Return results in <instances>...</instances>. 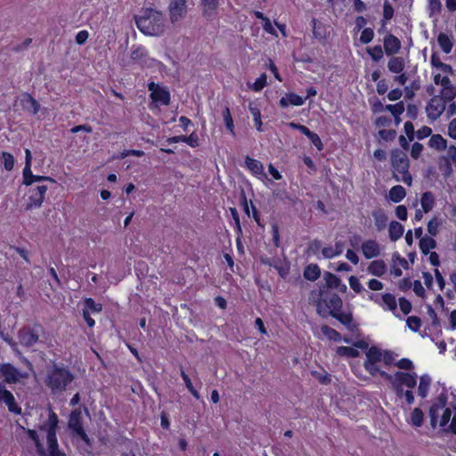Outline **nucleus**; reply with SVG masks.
<instances>
[{"mask_svg": "<svg viewBox=\"0 0 456 456\" xmlns=\"http://www.w3.org/2000/svg\"><path fill=\"white\" fill-rule=\"evenodd\" d=\"M68 425L69 428L71 429L77 436L83 440L86 444H90V439L82 425L81 412L79 411L75 410L70 413Z\"/></svg>", "mask_w": 456, "mask_h": 456, "instance_id": "10", "label": "nucleus"}, {"mask_svg": "<svg viewBox=\"0 0 456 456\" xmlns=\"http://www.w3.org/2000/svg\"><path fill=\"white\" fill-rule=\"evenodd\" d=\"M320 275L321 271L317 265H309L304 271V277L308 281H314Z\"/></svg>", "mask_w": 456, "mask_h": 456, "instance_id": "37", "label": "nucleus"}, {"mask_svg": "<svg viewBox=\"0 0 456 456\" xmlns=\"http://www.w3.org/2000/svg\"><path fill=\"white\" fill-rule=\"evenodd\" d=\"M2 160L4 168L8 171L12 170L14 166V158L11 153L3 152L2 153Z\"/></svg>", "mask_w": 456, "mask_h": 456, "instance_id": "54", "label": "nucleus"}, {"mask_svg": "<svg viewBox=\"0 0 456 456\" xmlns=\"http://www.w3.org/2000/svg\"><path fill=\"white\" fill-rule=\"evenodd\" d=\"M374 37V31L370 28H366L362 31L360 41L362 44L370 43Z\"/></svg>", "mask_w": 456, "mask_h": 456, "instance_id": "57", "label": "nucleus"}, {"mask_svg": "<svg viewBox=\"0 0 456 456\" xmlns=\"http://www.w3.org/2000/svg\"><path fill=\"white\" fill-rule=\"evenodd\" d=\"M323 301L330 309V314L340 311L342 308V300L340 297L335 293L330 294L327 298H324Z\"/></svg>", "mask_w": 456, "mask_h": 456, "instance_id": "23", "label": "nucleus"}, {"mask_svg": "<svg viewBox=\"0 0 456 456\" xmlns=\"http://www.w3.org/2000/svg\"><path fill=\"white\" fill-rule=\"evenodd\" d=\"M200 6L202 17L208 21H212L216 18L219 0H200Z\"/></svg>", "mask_w": 456, "mask_h": 456, "instance_id": "15", "label": "nucleus"}, {"mask_svg": "<svg viewBox=\"0 0 456 456\" xmlns=\"http://www.w3.org/2000/svg\"><path fill=\"white\" fill-rule=\"evenodd\" d=\"M448 135L456 139V118L452 119L448 125Z\"/></svg>", "mask_w": 456, "mask_h": 456, "instance_id": "64", "label": "nucleus"}, {"mask_svg": "<svg viewBox=\"0 0 456 456\" xmlns=\"http://www.w3.org/2000/svg\"><path fill=\"white\" fill-rule=\"evenodd\" d=\"M402 47L401 41L394 35L389 34L384 38V50L387 55L396 54Z\"/></svg>", "mask_w": 456, "mask_h": 456, "instance_id": "18", "label": "nucleus"}, {"mask_svg": "<svg viewBox=\"0 0 456 456\" xmlns=\"http://www.w3.org/2000/svg\"><path fill=\"white\" fill-rule=\"evenodd\" d=\"M26 432L29 438L35 443L38 454L40 456H45V450L39 440L37 433L33 429H27Z\"/></svg>", "mask_w": 456, "mask_h": 456, "instance_id": "45", "label": "nucleus"}, {"mask_svg": "<svg viewBox=\"0 0 456 456\" xmlns=\"http://www.w3.org/2000/svg\"><path fill=\"white\" fill-rule=\"evenodd\" d=\"M452 36L445 33H440L437 36V43L444 53H450L453 47Z\"/></svg>", "mask_w": 456, "mask_h": 456, "instance_id": "26", "label": "nucleus"}, {"mask_svg": "<svg viewBox=\"0 0 456 456\" xmlns=\"http://www.w3.org/2000/svg\"><path fill=\"white\" fill-rule=\"evenodd\" d=\"M134 20L138 29L146 36H159L164 32V16L156 9H142L134 16Z\"/></svg>", "mask_w": 456, "mask_h": 456, "instance_id": "1", "label": "nucleus"}, {"mask_svg": "<svg viewBox=\"0 0 456 456\" xmlns=\"http://www.w3.org/2000/svg\"><path fill=\"white\" fill-rule=\"evenodd\" d=\"M22 175H23V183L25 185H31L34 183H40V182H49L52 183H55V180L50 176L33 175L31 168H29L28 173L23 171Z\"/></svg>", "mask_w": 456, "mask_h": 456, "instance_id": "21", "label": "nucleus"}, {"mask_svg": "<svg viewBox=\"0 0 456 456\" xmlns=\"http://www.w3.org/2000/svg\"><path fill=\"white\" fill-rule=\"evenodd\" d=\"M245 163L248 167V168L256 175H262L264 173V167L263 164L254 159H251L249 157H247L245 159Z\"/></svg>", "mask_w": 456, "mask_h": 456, "instance_id": "38", "label": "nucleus"}, {"mask_svg": "<svg viewBox=\"0 0 456 456\" xmlns=\"http://www.w3.org/2000/svg\"><path fill=\"white\" fill-rule=\"evenodd\" d=\"M446 110V104L440 96L434 95L428 101L426 106V113L428 118L434 122L437 120Z\"/></svg>", "mask_w": 456, "mask_h": 456, "instance_id": "8", "label": "nucleus"}, {"mask_svg": "<svg viewBox=\"0 0 456 456\" xmlns=\"http://www.w3.org/2000/svg\"><path fill=\"white\" fill-rule=\"evenodd\" d=\"M395 365L400 369L407 370H411L413 368L412 362L406 358H403V359L399 360L398 362H396L395 363Z\"/></svg>", "mask_w": 456, "mask_h": 456, "instance_id": "61", "label": "nucleus"}, {"mask_svg": "<svg viewBox=\"0 0 456 456\" xmlns=\"http://www.w3.org/2000/svg\"><path fill=\"white\" fill-rule=\"evenodd\" d=\"M388 232L390 240L395 241L402 237L404 228L400 223L392 221L389 224Z\"/></svg>", "mask_w": 456, "mask_h": 456, "instance_id": "29", "label": "nucleus"}, {"mask_svg": "<svg viewBox=\"0 0 456 456\" xmlns=\"http://www.w3.org/2000/svg\"><path fill=\"white\" fill-rule=\"evenodd\" d=\"M423 151V145L419 142H414L411 146V156L413 159H418Z\"/></svg>", "mask_w": 456, "mask_h": 456, "instance_id": "63", "label": "nucleus"}, {"mask_svg": "<svg viewBox=\"0 0 456 456\" xmlns=\"http://www.w3.org/2000/svg\"><path fill=\"white\" fill-rule=\"evenodd\" d=\"M222 115H223L224 122L225 124L226 128L230 131V133L232 135H234L235 132H234L233 120H232V115L230 112V109L227 106H225L224 109L223 110Z\"/></svg>", "mask_w": 456, "mask_h": 456, "instance_id": "44", "label": "nucleus"}, {"mask_svg": "<svg viewBox=\"0 0 456 456\" xmlns=\"http://www.w3.org/2000/svg\"><path fill=\"white\" fill-rule=\"evenodd\" d=\"M441 225V222L438 218H432L428 224V232L431 236H436L438 233V228Z\"/></svg>", "mask_w": 456, "mask_h": 456, "instance_id": "53", "label": "nucleus"}, {"mask_svg": "<svg viewBox=\"0 0 456 456\" xmlns=\"http://www.w3.org/2000/svg\"><path fill=\"white\" fill-rule=\"evenodd\" d=\"M375 226L379 232L383 231L387 225V216L383 209H376L372 212Z\"/></svg>", "mask_w": 456, "mask_h": 456, "instance_id": "25", "label": "nucleus"}, {"mask_svg": "<svg viewBox=\"0 0 456 456\" xmlns=\"http://www.w3.org/2000/svg\"><path fill=\"white\" fill-rule=\"evenodd\" d=\"M436 246V240L428 236H425L419 240V248L424 255H428L430 249Z\"/></svg>", "mask_w": 456, "mask_h": 456, "instance_id": "35", "label": "nucleus"}, {"mask_svg": "<svg viewBox=\"0 0 456 456\" xmlns=\"http://www.w3.org/2000/svg\"><path fill=\"white\" fill-rule=\"evenodd\" d=\"M428 145L437 151H444L447 148V141L441 134L431 135Z\"/></svg>", "mask_w": 456, "mask_h": 456, "instance_id": "30", "label": "nucleus"}, {"mask_svg": "<svg viewBox=\"0 0 456 456\" xmlns=\"http://www.w3.org/2000/svg\"><path fill=\"white\" fill-rule=\"evenodd\" d=\"M434 203H435V199H434L432 192L426 191L422 194L421 199H420V204H421V208L425 213L429 212L433 208Z\"/></svg>", "mask_w": 456, "mask_h": 456, "instance_id": "32", "label": "nucleus"}, {"mask_svg": "<svg viewBox=\"0 0 456 456\" xmlns=\"http://www.w3.org/2000/svg\"><path fill=\"white\" fill-rule=\"evenodd\" d=\"M437 96H440L442 100H444V102L445 104H447V102L454 101V99L456 98V86L442 88Z\"/></svg>", "mask_w": 456, "mask_h": 456, "instance_id": "39", "label": "nucleus"}, {"mask_svg": "<svg viewBox=\"0 0 456 456\" xmlns=\"http://www.w3.org/2000/svg\"><path fill=\"white\" fill-rule=\"evenodd\" d=\"M249 111L254 118L255 126L258 131H262V121L260 110L252 103L248 106Z\"/></svg>", "mask_w": 456, "mask_h": 456, "instance_id": "46", "label": "nucleus"}, {"mask_svg": "<svg viewBox=\"0 0 456 456\" xmlns=\"http://www.w3.org/2000/svg\"><path fill=\"white\" fill-rule=\"evenodd\" d=\"M362 252L365 258L370 259L380 255V247L374 240H368L362 244Z\"/></svg>", "mask_w": 456, "mask_h": 456, "instance_id": "19", "label": "nucleus"}, {"mask_svg": "<svg viewBox=\"0 0 456 456\" xmlns=\"http://www.w3.org/2000/svg\"><path fill=\"white\" fill-rule=\"evenodd\" d=\"M421 320L419 317L418 316H409L406 320V325L407 327L414 331V332H417L419 330L420 327H421Z\"/></svg>", "mask_w": 456, "mask_h": 456, "instance_id": "50", "label": "nucleus"}, {"mask_svg": "<svg viewBox=\"0 0 456 456\" xmlns=\"http://www.w3.org/2000/svg\"><path fill=\"white\" fill-rule=\"evenodd\" d=\"M333 318L337 319L343 325L346 326L349 330H353L350 327V324L353 321L351 314L341 313L340 311L334 312V314H330Z\"/></svg>", "mask_w": 456, "mask_h": 456, "instance_id": "42", "label": "nucleus"}, {"mask_svg": "<svg viewBox=\"0 0 456 456\" xmlns=\"http://www.w3.org/2000/svg\"><path fill=\"white\" fill-rule=\"evenodd\" d=\"M265 85H266V75L262 74L259 77H257L256 79L254 84L251 86V88L256 92H259L265 87Z\"/></svg>", "mask_w": 456, "mask_h": 456, "instance_id": "58", "label": "nucleus"}, {"mask_svg": "<svg viewBox=\"0 0 456 456\" xmlns=\"http://www.w3.org/2000/svg\"><path fill=\"white\" fill-rule=\"evenodd\" d=\"M0 403H4L11 412L20 413L13 395L0 383Z\"/></svg>", "mask_w": 456, "mask_h": 456, "instance_id": "16", "label": "nucleus"}, {"mask_svg": "<svg viewBox=\"0 0 456 456\" xmlns=\"http://www.w3.org/2000/svg\"><path fill=\"white\" fill-rule=\"evenodd\" d=\"M428 7L431 13H439L442 10L440 0H428Z\"/></svg>", "mask_w": 456, "mask_h": 456, "instance_id": "62", "label": "nucleus"}, {"mask_svg": "<svg viewBox=\"0 0 456 456\" xmlns=\"http://www.w3.org/2000/svg\"><path fill=\"white\" fill-rule=\"evenodd\" d=\"M25 108L31 110L33 114H37L39 111L40 105L39 103L30 95H27L23 99Z\"/></svg>", "mask_w": 456, "mask_h": 456, "instance_id": "47", "label": "nucleus"}, {"mask_svg": "<svg viewBox=\"0 0 456 456\" xmlns=\"http://www.w3.org/2000/svg\"><path fill=\"white\" fill-rule=\"evenodd\" d=\"M444 175L446 176L451 175L452 173V165L456 166V146L450 145L447 149L446 156L444 157Z\"/></svg>", "mask_w": 456, "mask_h": 456, "instance_id": "20", "label": "nucleus"}, {"mask_svg": "<svg viewBox=\"0 0 456 456\" xmlns=\"http://www.w3.org/2000/svg\"><path fill=\"white\" fill-rule=\"evenodd\" d=\"M86 310H91L94 313H100L102 309V304L95 303L91 297L85 300Z\"/></svg>", "mask_w": 456, "mask_h": 456, "instance_id": "56", "label": "nucleus"}, {"mask_svg": "<svg viewBox=\"0 0 456 456\" xmlns=\"http://www.w3.org/2000/svg\"><path fill=\"white\" fill-rule=\"evenodd\" d=\"M366 359L363 362L364 369L371 375V376H377L379 375L380 377L386 379H391L392 375L388 374L387 372L382 370L380 369L381 366H383V362L381 360V349L371 346L367 349L366 351Z\"/></svg>", "mask_w": 456, "mask_h": 456, "instance_id": "6", "label": "nucleus"}, {"mask_svg": "<svg viewBox=\"0 0 456 456\" xmlns=\"http://www.w3.org/2000/svg\"><path fill=\"white\" fill-rule=\"evenodd\" d=\"M131 60L142 67H155L161 63L151 58L147 50L142 45H134L131 49Z\"/></svg>", "mask_w": 456, "mask_h": 456, "instance_id": "9", "label": "nucleus"}, {"mask_svg": "<svg viewBox=\"0 0 456 456\" xmlns=\"http://www.w3.org/2000/svg\"><path fill=\"white\" fill-rule=\"evenodd\" d=\"M385 110L390 111L395 118H398L404 111V105L403 102H400L395 104L387 105Z\"/></svg>", "mask_w": 456, "mask_h": 456, "instance_id": "49", "label": "nucleus"}, {"mask_svg": "<svg viewBox=\"0 0 456 456\" xmlns=\"http://www.w3.org/2000/svg\"><path fill=\"white\" fill-rule=\"evenodd\" d=\"M0 374L4 378V381L7 384H16L28 378L27 372L19 370L11 363L0 364Z\"/></svg>", "mask_w": 456, "mask_h": 456, "instance_id": "7", "label": "nucleus"}, {"mask_svg": "<svg viewBox=\"0 0 456 456\" xmlns=\"http://www.w3.org/2000/svg\"><path fill=\"white\" fill-rule=\"evenodd\" d=\"M325 281L329 288L338 289L341 291H346V286L341 283V280L335 274L330 273H325Z\"/></svg>", "mask_w": 456, "mask_h": 456, "instance_id": "28", "label": "nucleus"}, {"mask_svg": "<svg viewBox=\"0 0 456 456\" xmlns=\"http://www.w3.org/2000/svg\"><path fill=\"white\" fill-rule=\"evenodd\" d=\"M394 8L388 0H385L383 4V19L381 20L382 26L385 27L387 22L389 21L394 16Z\"/></svg>", "mask_w": 456, "mask_h": 456, "instance_id": "41", "label": "nucleus"}, {"mask_svg": "<svg viewBox=\"0 0 456 456\" xmlns=\"http://www.w3.org/2000/svg\"><path fill=\"white\" fill-rule=\"evenodd\" d=\"M74 380V375L68 368L54 364L47 370L45 383L53 394L65 391Z\"/></svg>", "mask_w": 456, "mask_h": 456, "instance_id": "3", "label": "nucleus"}, {"mask_svg": "<svg viewBox=\"0 0 456 456\" xmlns=\"http://www.w3.org/2000/svg\"><path fill=\"white\" fill-rule=\"evenodd\" d=\"M406 195L405 189L401 185L393 186L389 191V199L395 203L400 202Z\"/></svg>", "mask_w": 456, "mask_h": 456, "instance_id": "31", "label": "nucleus"}, {"mask_svg": "<svg viewBox=\"0 0 456 456\" xmlns=\"http://www.w3.org/2000/svg\"><path fill=\"white\" fill-rule=\"evenodd\" d=\"M337 354L339 356H346L350 358H355L359 356V351L350 346H338L337 347Z\"/></svg>", "mask_w": 456, "mask_h": 456, "instance_id": "43", "label": "nucleus"}, {"mask_svg": "<svg viewBox=\"0 0 456 456\" xmlns=\"http://www.w3.org/2000/svg\"><path fill=\"white\" fill-rule=\"evenodd\" d=\"M322 334L327 337L330 340L339 342L342 340V337L340 333H338L336 330L329 327L328 325H323L321 328Z\"/></svg>", "mask_w": 456, "mask_h": 456, "instance_id": "40", "label": "nucleus"}, {"mask_svg": "<svg viewBox=\"0 0 456 456\" xmlns=\"http://www.w3.org/2000/svg\"><path fill=\"white\" fill-rule=\"evenodd\" d=\"M151 91V98L155 102H159L163 105H168L170 102V94L167 90L159 86V85L151 82L148 85Z\"/></svg>", "mask_w": 456, "mask_h": 456, "instance_id": "14", "label": "nucleus"}, {"mask_svg": "<svg viewBox=\"0 0 456 456\" xmlns=\"http://www.w3.org/2000/svg\"><path fill=\"white\" fill-rule=\"evenodd\" d=\"M431 384V378L428 375H422L419 379L418 387V394L419 396L425 398L428 395L429 387Z\"/></svg>", "mask_w": 456, "mask_h": 456, "instance_id": "33", "label": "nucleus"}, {"mask_svg": "<svg viewBox=\"0 0 456 456\" xmlns=\"http://www.w3.org/2000/svg\"><path fill=\"white\" fill-rule=\"evenodd\" d=\"M387 68L392 73H401L405 68V61L403 57L394 56L387 63Z\"/></svg>", "mask_w": 456, "mask_h": 456, "instance_id": "27", "label": "nucleus"}, {"mask_svg": "<svg viewBox=\"0 0 456 456\" xmlns=\"http://www.w3.org/2000/svg\"><path fill=\"white\" fill-rule=\"evenodd\" d=\"M305 99L303 97L296 94L289 93L280 100V106L282 108H286L289 105L302 106L305 103Z\"/></svg>", "mask_w": 456, "mask_h": 456, "instance_id": "22", "label": "nucleus"}, {"mask_svg": "<svg viewBox=\"0 0 456 456\" xmlns=\"http://www.w3.org/2000/svg\"><path fill=\"white\" fill-rule=\"evenodd\" d=\"M387 380L398 382L399 385L403 387L405 386L409 388H413L417 384L415 373L411 374L401 371L395 372V375H392V379Z\"/></svg>", "mask_w": 456, "mask_h": 456, "instance_id": "17", "label": "nucleus"}, {"mask_svg": "<svg viewBox=\"0 0 456 456\" xmlns=\"http://www.w3.org/2000/svg\"><path fill=\"white\" fill-rule=\"evenodd\" d=\"M399 306L404 314H409L412 309L411 303L404 297L399 298Z\"/></svg>", "mask_w": 456, "mask_h": 456, "instance_id": "60", "label": "nucleus"}, {"mask_svg": "<svg viewBox=\"0 0 456 456\" xmlns=\"http://www.w3.org/2000/svg\"><path fill=\"white\" fill-rule=\"evenodd\" d=\"M58 416L50 410L48 419L40 427L41 430L46 432L48 456H65V453L59 450L56 428L58 425ZM45 456H47L45 452Z\"/></svg>", "mask_w": 456, "mask_h": 456, "instance_id": "5", "label": "nucleus"}, {"mask_svg": "<svg viewBox=\"0 0 456 456\" xmlns=\"http://www.w3.org/2000/svg\"><path fill=\"white\" fill-rule=\"evenodd\" d=\"M441 411L439 426L444 432L456 434V412L452 417V410L446 407V398L444 395H440L429 409L430 424L433 428L436 427Z\"/></svg>", "mask_w": 456, "mask_h": 456, "instance_id": "2", "label": "nucleus"}, {"mask_svg": "<svg viewBox=\"0 0 456 456\" xmlns=\"http://www.w3.org/2000/svg\"><path fill=\"white\" fill-rule=\"evenodd\" d=\"M367 271L374 276L380 277L387 272V265L381 259L374 260L370 263Z\"/></svg>", "mask_w": 456, "mask_h": 456, "instance_id": "24", "label": "nucleus"}, {"mask_svg": "<svg viewBox=\"0 0 456 456\" xmlns=\"http://www.w3.org/2000/svg\"><path fill=\"white\" fill-rule=\"evenodd\" d=\"M381 360H382V362H383V365L384 366H388V365H391V364H395V354L394 353L390 352V351H382L381 350Z\"/></svg>", "mask_w": 456, "mask_h": 456, "instance_id": "55", "label": "nucleus"}, {"mask_svg": "<svg viewBox=\"0 0 456 456\" xmlns=\"http://www.w3.org/2000/svg\"><path fill=\"white\" fill-rule=\"evenodd\" d=\"M349 285L351 289L356 293H361L362 291L364 290V288L359 281L358 278H356L355 276H350Z\"/></svg>", "mask_w": 456, "mask_h": 456, "instance_id": "59", "label": "nucleus"}, {"mask_svg": "<svg viewBox=\"0 0 456 456\" xmlns=\"http://www.w3.org/2000/svg\"><path fill=\"white\" fill-rule=\"evenodd\" d=\"M181 376H182V379L184 381V384L187 387V389L190 391V393L196 398V399H200V394L198 393V391L194 388V387L192 386V383L191 381V379L189 378V376L184 372V370L183 369H181Z\"/></svg>", "mask_w": 456, "mask_h": 456, "instance_id": "48", "label": "nucleus"}, {"mask_svg": "<svg viewBox=\"0 0 456 456\" xmlns=\"http://www.w3.org/2000/svg\"><path fill=\"white\" fill-rule=\"evenodd\" d=\"M430 62H431L432 66L440 69L443 72L448 73V74H453V69L452 68V66L442 62L436 53H433L431 55Z\"/></svg>", "mask_w": 456, "mask_h": 456, "instance_id": "34", "label": "nucleus"}, {"mask_svg": "<svg viewBox=\"0 0 456 456\" xmlns=\"http://www.w3.org/2000/svg\"><path fill=\"white\" fill-rule=\"evenodd\" d=\"M168 12L172 23L182 20L187 13L186 0H171L168 5Z\"/></svg>", "mask_w": 456, "mask_h": 456, "instance_id": "12", "label": "nucleus"}, {"mask_svg": "<svg viewBox=\"0 0 456 456\" xmlns=\"http://www.w3.org/2000/svg\"><path fill=\"white\" fill-rule=\"evenodd\" d=\"M41 331L42 328L40 326L21 329L19 331L20 343L25 346H34L38 341Z\"/></svg>", "mask_w": 456, "mask_h": 456, "instance_id": "13", "label": "nucleus"}, {"mask_svg": "<svg viewBox=\"0 0 456 456\" xmlns=\"http://www.w3.org/2000/svg\"><path fill=\"white\" fill-rule=\"evenodd\" d=\"M382 302L387 306L390 311H395L397 308L396 300L394 295L390 293L384 294L382 296Z\"/></svg>", "mask_w": 456, "mask_h": 456, "instance_id": "51", "label": "nucleus"}, {"mask_svg": "<svg viewBox=\"0 0 456 456\" xmlns=\"http://www.w3.org/2000/svg\"><path fill=\"white\" fill-rule=\"evenodd\" d=\"M424 413L419 408H414L411 413L409 422L411 426L419 428L423 424Z\"/></svg>", "mask_w": 456, "mask_h": 456, "instance_id": "36", "label": "nucleus"}, {"mask_svg": "<svg viewBox=\"0 0 456 456\" xmlns=\"http://www.w3.org/2000/svg\"><path fill=\"white\" fill-rule=\"evenodd\" d=\"M391 164L395 180L411 185L412 178L408 171L410 164L405 151L398 149L393 150L391 152Z\"/></svg>", "mask_w": 456, "mask_h": 456, "instance_id": "4", "label": "nucleus"}, {"mask_svg": "<svg viewBox=\"0 0 456 456\" xmlns=\"http://www.w3.org/2000/svg\"><path fill=\"white\" fill-rule=\"evenodd\" d=\"M367 53L374 61H379L383 58V50L381 45H375L372 48H368Z\"/></svg>", "mask_w": 456, "mask_h": 456, "instance_id": "52", "label": "nucleus"}, {"mask_svg": "<svg viewBox=\"0 0 456 456\" xmlns=\"http://www.w3.org/2000/svg\"><path fill=\"white\" fill-rule=\"evenodd\" d=\"M48 186L44 184L37 185L31 189L28 202L26 205V210L40 208L44 202Z\"/></svg>", "mask_w": 456, "mask_h": 456, "instance_id": "11", "label": "nucleus"}]
</instances>
